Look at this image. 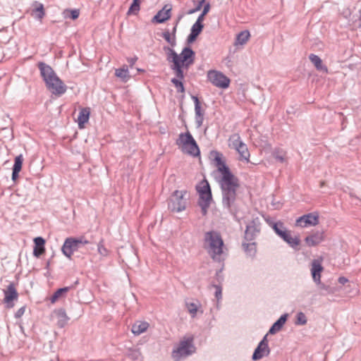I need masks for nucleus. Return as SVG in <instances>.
<instances>
[{"label": "nucleus", "mask_w": 361, "mask_h": 361, "mask_svg": "<svg viewBox=\"0 0 361 361\" xmlns=\"http://www.w3.org/2000/svg\"><path fill=\"white\" fill-rule=\"evenodd\" d=\"M37 66L47 90L54 95L60 97L67 90V86L57 76L53 68L44 62H39Z\"/></svg>", "instance_id": "f03ea898"}, {"label": "nucleus", "mask_w": 361, "mask_h": 361, "mask_svg": "<svg viewBox=\"0 0 361 361\" xmlns=\"http://www.w3.org/2000/svg\"><path fill=\"white\" fill-rule=\"evenodd\" d=\"M171 8L166 5L152 19V23H163L171 18Z\"/></svg>", "instance_id": "4468645a"}, {"label": "nucleus", "mask_w": 361, "mask_h": 361, "mask_svg": "<svg viewBox=\"0 0 361 361\" xmlns=\"http://www.w3.org/2000/svg\"><path fill=\"white\" fill-rule=\"evenodd\" d=\"M323 269V267L318 260L314 259L312 262L311 274L314 282L316 283H320L321 273Z\"/></svg>", "instance_id": "dca6fc26"}, {"label": "nucleus", "mask_w": 361, "mask_h": 361, "mask_svg": "<svg viewBox=\"0 0 361 361\" xmlns=\"http://www.w3.org/2000/svg\"><path fill=\"white\" fill-rule=\"evenodd\" d=\"M205 0H200L197 3L200 4L202 6H203V4L204 3Z\"/></svg>", "instance_id": "69168bd1"}, {"label": "nucleus", "mask_w": 361, "mask_h": 361, "mask_svg": "<svg viewBox=\"0 0 361 361\" xmlns=\"http://www.w3.org/2000/svg\"><path fill=\"white\" fill-rule=\"evenodd\" d=\"M207 77L209 80L216 87L226 88L229 86V78L221 72L209 71L208 72Z\"/></svg>", "instance_id": "9d476101"}, {"label": "nucleus", "mask_w": 361, "mask_h": 361, "mask_svg": "<svg viewBox=\"0 0 361 361\" xmlns=\"http://www.w3.org/2000/svg\"><path fill=\"white\" fill-rule=\"evenodd\" d=\"M216 165L221 174L220 185L223 196L222 203L224 207L231 209L236 200V191L239 188L238 179L231 172L223 160Z\"/></svg>", "instance_id": "f257e3e1"}, {"label": "nucleus", "mask_w": 361, "mask_h": 361, "mask_svg": "<svg viewBox=\"0 0 361 361\" xmlns=\"http://www.w3.org/2000/svg\"><path fill=\"white\" fill-rule=\"evenodd\" d=\"M23 161V157L22 154L17 156L14 160V164L12 170H16L20 171L22 169Z\"/></svg>", "instance_id": "58836bf2"}, {"label": "nucleus", "mask_w": 361, "mask_h": 361, "mask_svg": "<svg viewBox=\"0 0 361 361\" xmlns=\"http://www.w3.org/2000/svg\"><path fill=\"white\" fill-rule=\"evenodd\" d=\"M80 15V11L78 9H66L63 11V16L65 18H69L73 20H75L79 17Z\"/></svg>", "instance_id": "c9c22d12"}, {"label": "nucleus", "mask_w": 361, "mask_h": 361, "mask_svg": "<svg viewBox=\"0 0 361 361\" xmlns=\"http://www.w3.org/2000/svg\"><path fill=\"white\" fill-rule=\"evenodd\" d=\"M195 121L197 123V127H200L204 120V114H195Z\"/></svg>", "instance_id": "3c124183"}, {"label": "nucleus", "mask_w": 361, "mask_h": 361, "mask_svg": "<svg viewBox=\"0 0 361 361\" xmlns=\"http://www.w3.org/2000/svg\"><path fill=\"white\" fill-rule=\"evenodd\" d=\"M25 307H21L20 309L17 310V312L15 313V317L16 318H20L25 313Z\"/></svg>", "instance_id": "8fccbe9b"}, {"label": "nucleus", "mask_w": 361, "mask_h": 361, "mask_svg": "<svg viewBox=\"0 0 361 361\" xmlns=\"http://www.w3.org/2000/svg\"><path fill=\"white\" fill-rule=\"evenodd\" d=\"M77 284H78V280L75 281L74 284L70 286H66L57 289L50 298L51 302L52 304H54L59 298H64L66 296V294L69 290L75 288Z\"/></svg>", "instance_id": "2eb2a0df"}, {"label": "nucleus", "mask_w": 361, "mask_h": 361, "mask_svg": "<svg viewBox=\"0 0 361 361\" xmlns=\"http://www.w3.org/2000/svg\"><path fill=\"white\" fill-rule=\"evenodd\" d=\"M288 317V314H282L270 327L268 334H275L279 331L287 321Z\"/></svg>", "instance_id": "6ab92c4d"}, {"label": "nucleus", "mask_w": 361, "mask_h": 361, "mask_svg": "<svg viewBox=\"0 0 361 361\" xmlns=\"http://www.w3.org/2000/svg\"><path fill=\"white\" fill-rule=\"evenodd\" d=\"M171 68L174 71L176 78L183 80L184 78V74L183 69H185V66H182L180 63H176L171 66Z\"/></svg>", "instance_id": "473e14b6"}, {"label": "nucleus", "mask_w": 361, "mask_h": 361, "mask_svg": "<svg viewBox=\"0 0 361 361\" xmlns=\"http://www.w3.org/2000/svg\"><path fill=\"white\" fill-rule=\"evenodd\" d=\"M115 75L124 82H126L130 78L128 69L126 66H124L121 68L116 69Z\"/></svg>", "instance_id": "2f4dec72"}, {"label": "nucleus", "mask_w": 361, "mask_h": 361, "mask_svg": "<svg viewBox=\"0 0 361 361\" xmlns=\"http://www.w3.org/2000/svg\"><path fill=\"white\" fill-rule=\"evenodd\" d=\"M183 150H185L189 154L192 155L193 157H196L200 154V149L195 140L184 147Z\"/></svg>", "instance_id": "7c9ffc66"}, {"label": "nucleus", "mask_w": 361, "mask_h": 361, "mask_svg": "<svg viewBox=\"0 0 361 361\" xmlns=\"http://www.w3.org/2000/svg\"><path fill=\"white\" fill-rule=\"evenodd\" d=\"M274 156L277 161L281 163L284 162L286 160L285 154L279 150H276L274 152Z\"/></svg>", "instance_id": "37998d69"}, {"label": "nucleus", "mask_w": 361, "mask_h": 361, "mask_svg": "<svg viewBox=\"0 0 361 361\" xmlns=\"http://www.w3.org/2000/svg\"><path fill=\"white\" fill-rule=\"evenodd\" d=\"M235 150L238 152L240 160H245L246 161H249L250 152L247 145L244 142Z\"/></svg>", "instance_id": "c756f323"}, {"label": "nucleus", "mask_w": 361, "mask_h": 361, "mask_svg": "<svg viewBox=\"0 0 361 361\" xmlns=\"http://www.w3.org/2000/svg\"><path fill=\"white\" fill-rule=\"evenodd\" d=\"M88 241L83 240V238H68L66 239L61 250L63 254L68 258H71L73 253L81 248V247L85 244H87Z\"/></svg>", "instance_id": "6e6552de"}, {"label": "nucleus", "mask_w": 361, "mask_h": 361, "mask_svg": "<svg viewBox=\"0 0 361 361\" xmlns=\"http://www.w3.org/2000/svg\"><path fill=\"white\" fill-rule=\"evenodd\" d=\"M195 139L190 133H181L179 135V138L177 140L178 145H182L183 148L188 145L192 142H194Z\"/></svg>", "instance_id": "a878e982"}, {"label": "nucleus", "mask_w": 361, "mask_h": 361, "mask_svg": "<svg viewBox=\"0 0 361 361\" xmlns=\"http://www.w3.org/2000/svg\"><path fill=\"white\" fill-rule=\"evenodd\" d=\"M186 307L188 312L190 316L194 318L196 316V314L198 310L197 305L195 302H188L186 303Z\"/></svg>", "instance_id": "4c0bfd02"}, {"label": "nucleus", "mask_w": 361, "mask_h": 361, "mask_svg": "<svg viewBox=\"0 0 361 361\" xmlns=\"http://www.w3.org/2000/svg\"><path fill=\"white\" fill-rule=\"evenodd\" d=\"M204 16H205V15H203L202 13H201V14L198 16V18H197V20H196V22H195V23H199V24H202V22H203V20H204Z\"/></svg>", "instance_id": "052dcab7"}, {"label": "nucleus", "mask_w": 361, "mask_h": 361, "mask_svg": "<svg viewBox=\"0 0 361 361\" xmlns=\"http://www.w3.org/2000/svg\"><path fill=\"white\" fill-rule=\"evenodd\" d=\"M203 27H204L203 24H199V23H195L191 27L190 32L199 35L201 33V32L202 31Z\"/></svg>", "instance_id": "79ce46f5"}, {"label": "nucleus", "mask_w": 361, "mask_h": 361, "mask_svg": "<svg viewBox=\"0 0 361 361\" xmlns=\"http://www.w3.org/2000/svg\"><path fill=\"white\" fill-rule=\"evenodd\" d=\"M197 190L200 195L198 204L201 207L202 214L204 216L207 213V209L209 208L212 199V191L209 183L205 181V183L197 189Z\"/></svg>", "instance_id": "0eeeda50"}, {"label": "nucleus", "mask_w": 361, "mask_h": 361, "mask_svg": "<svg viewBox=\"0 0 361 361\" xmlns=\"http://www.w3.org/2000/svg\"><path fill=\"white\" fill-rule=\"evenodd\" d=\"M205 248L211 257L220 262L223 253L224 241L221 235L216 231H208L204 233Z\"/></svg>", "instance_id": "7ed1b4c3"}, {"label": "nucleus", "mask_w": 361, "mask_h": 361, "mask_svg": "<svg viewBox=\"0 0 361 361\" xmlns=\"http://www.w3.org/2000/svg\"><path fill=\"white\" fill-rule=\"evenodd\" d=\"M310 61L314 65L317 70L322 71L323 73H327L328 68L326 66L323 65L322 59L314 54H311L309 56Z\"/></svg>", "instance_id": "5701e85b"}, {"label": "nucleus", "mask_w": 361, "mask_h": 361, "mask_svg": "<svg viewBox=\"0 0 361 361\" xmlns=\"http://www.w3.org/2000/svg\"><path fill=\"white\" fill-rule=\"evenodd\" d=\"M195 351L196 347L194 344V337L192 336H185L180 341L177 346L173 348L171 357L174 361H180L192 355Z\"/></svg>", "instance_id": "20e7f679"}, {"label": "nucleus", "mask_w": 361, "mask_h": 361, "mask_svg": "<svg viewBox=\"0 0 361 361\" xmlns=\"http://www.w3.org/2000/svg\"><path fill=\"white\" fill-rule=\"evenodd\" d=\"M136 61H137V58H131V59H130L128 60V62L130 63V66H133Z\"/></svg>", "instance_id": "e2e57ef3"}, {"label": "nucleus", "mask_w": 361, "mask_h": 361, "mask_svg": "<svg viewBox=\"0 0 361 361\" xmlns=\"http://www.w3.org/2000/svg\"><path fill=\"white\" fill-rule=\"evenodd\" d=\"M324 182H323V181H322V182H321V183H320V186H321V187H323V186H324Z\"/></svg>", "instance_id": "774afa93"}, {"label": "nucleus", "mask_w": 361, "mask_h": 361, "mask_svg": "<svg viewBox=\"0 0 361 361\" xmlns=\"http://www.w3.org/2000/svg\"><path fill=\"white\" fill-rule=\"evenodd\" d=\"M140 3L141 0H133L127 12V14L128 16L137 15L140 10Z\"/></svg>", "instance_id": "72a5a7b5"}, {"label": "nucleus", "mask_w": 361, "mask_h": 361, "mask_svg": "<svg viewBox=\"0 0 361 361\" xmlns=\"http://www.w3.org/2000/svg\"><path fill=\"white\" fill-rule=\"evenodd\" d=\"M209 10H210V4L209 3H207L204 6L203 11H202V13L203 15L206 16L207 14V13L209 11Z\"/></svg>", "instance_id": "864d4df0"}, {"label": "nucleus", "mask_w": 361, "mask_h": 361, "mask_svg": "<svg viewBox=\"0 0 361 361\" xmlns=\"http://www.w3.org/2000/svg\"><path fill=\"white\" fill-rule=\"evenodd\" d=\"M221 156H222L221 154L218 153V152L216 153V156L214 158V161H216V164L222 161Z\"/></svg>", "instance_id": "bf43d9fd"}, {"label": "nucleus", "mask_w": 361, "mask_h": 361, "mask_svg": "<svg viewBox=\"0 0 361 361\" xmlns=\"http://www.w3.org/2000/svg\"><path fill=\"white\" fill-rule=\"evenodd\" d=\"M97 249H98V252L99 253L102 255V256H106L108 255V250L104 246V245L102 244V242H99V243L97 245Z\"/></svg>", "instance_id": "c03bdc74"}, {"label": "nucleus", "mask_w": 361, "mask_h": 361, "mask_svg": "<svg viewBox=\"0 0 361 361\" xmlns=\"http://www.w3.org/2000/svg\"><path fill=\"white\" fill-rule=\"evenodd\" d=\"M34 6L35 8L32 11V16L37 19L41 20L45 14L43 4L35 1Z\"/></svg>", "instance_id": "393cba45"}, {"label": "nucleus", "mask_w": 361, "mask_h": 361, "mask_svg": "<svg viewBox=\"0 0 361 361\" xmlns=\"http://www.w3.org/2000/svg\"><path fill=\"white\" fill-rule=\"evenodd\" d=\"M176 23H178V22ZM176 26H177V24H176V25L174 26V27L173 29V32H172V36H174L175 37H176Z\"/></svg>", "instance_id": "0e129e2a"}, {"label": "nucleus", "mask_w": 361, "mask_h": 361, "mask_svg": "<svg viewBox=\"0 0 361 361\" xmlns=\"http://www.w3.org/2000/svg\"><path fill=\"white\" fill-rule=\"evenodd\" d=\"M19 172H20L19 171L13 170V171H12V178H12V180L13 181H16V179L18 178Z\"/></svg>", "instance_id": "5fc2aeb1"}, {"label": "nucleus", "mask_w": 361, "mask_h": 361, "mask_svg": "<svg viewBox=\"0 0 361 361\" xmlns=\"http://www.w3.org/2000/svg\"><path fill=\"white\" fill-rule=\"evenodd\" d=\"M188 197L189 195L186 190H175L169 200V209L173 212L185 210Z\"/></svg>", "instance_id": "39448f33"}, {"label": "nucleus", "mask_w": 361, "mask_h": 361, "mask_svg": "<svg viewBox=\"0 0 361 361\" xmlns=\"http://www.w3.org/2000/svg\"><path fill=\"white\" fill-rule=\"evenodd\" d=\"M195 103V113H201V103L197 97H192Z\"/></svg>", "instance_id": "a18cd8bd"}, {"label": "nucleus", "mask_w": 361, "mask_h": 361, "mask_svg": "<svg viewBox=\"0 0 361 361\" xmlns=\"http://www.w3.org/2000/svg\"><path fill=\"white\" fill-rule=\"evenodd\" d=\"M34 243L35 246L33 250V255L36 257H39L45 251V240L42 237H36L34 239Z\"/></svg>", "instance_id": "412c9836"}, {"label": "nucleus", "mask_w": 361, "mask_h": 361, "mask_svg": "<svg viewBox=\"0 0 361 361\" xmlns=\"http://www.w3.org/2000/svg\"><path fill=\"white\" fill-rule=\"evenodd\" d=\"M261 219L259 217L253 218L246 226L244 240L247 242L254 240L261 231Z\"/></svg>", "instance_id": "1a4fd4ad"}, {"label": "nucleus", "mask_w": 361, "mask_h": 361, "mask_svg": "<svg viewBox=\"0 0 361 361\" xmlns=\"http://www.w3.org/2000/svg\"><path fill=\"white\" fill-rule=\"evenodd\" d=\"M149 327V324L146 322H137L132 326V332L135 335H140L145 331Z\"/></svg>", "instance_id": "b1692460"}, {"label": "nucleus", "mask_w": 361, "mask_h": 361, "mask_svg": "<svg viewBox=\"0 0 361 361\" xmlns=\"http://www.w3.org/2000/svg\"><path fill=\"white\" fill-rule=\"evenodd\" d=\"M80 113H90V108H82L80 109Z\"/></svg>", "instance_id": "680f3d73"}, {"label": "nucleus", "mask_w": 361, "mask_h": 361, "mask_svg": "<svg viewBox=\"0 0 361 361\" xmlns=\"http://www.w3.org/2000/svg\"><path fill=\"white\" fill-rule=\"evenodd\" d=\"M307 322V317L302 312H300L296 315L295 324L297 325H305Z\"/></svg>", "instance_id": "ea45409f"}, {"label": "nucleus", "mask_w": 361, "mask_h": 361, "mask_svg": "<svg viewBox=\"0 0 361 361\" xmlns=\"http://www.w3.org/2000/svg\"><path fill=\"white\" fill-rule=\"evenodd\" d=\"M338 281L339 283L343 285L348 281V279L344 276H340L338 279Z\"/></svg>", "instance_id": "13d9d810"}, {"label": "nucleus", "mask_w": 361, "mask_h": 361, "mask_svg": "<svg viewBox=\"0 0 361 361\" xmlns=\"http://www.w3.org/2000/svg\"><path fill=\"white\" fill-rule=\"evenodd\" d=\"M267 336H268V334H266L263 337L262 340L259 343V344H263L264 346H269L268 345Z\"/></svg>", "instance_id": "6e6d98bb"}, {"label": "nucleus", "mask_w": 361, "mask_h": 361, "mask_svg": "<svg viewBox=\"0 0 361 361\" xmlns=\"http://www.w3.org/2000/svg\"><path fill=\"white\" fill-rule=\"evenodd\" d=\"M90 114H79L78 118L75 120L78 123L80 129L85 128V123H88Z\"/></svg>", "instance_id": "f704fd0d"}, {"label": "nucleus", "mask_w": 361, "mask_h": 361, "mask_svg": "<svg viewBox=\"0 0 361 361\" xmlns=\"http://www.w3.org/2000/svg\"><path fill=\"white\" fill-rule=\"evenodd\" d=\"M267 336H268V334H266L263 337L262 340L259 343V344H263L264 346H269L268 345Z\"/></svg>", "instance_id": "4d7b16f0"}, {"label": "nucleus", "mask_w": 361, "mask_h": 361, "mask_svg": "<svg viewBox=\"0 0 361 361\" xmlns=\"http://www.w3.org/2000/svg\"><path fill=\"white\" fill-rule=\"evenodd\" d=\"M250 37V32L248 30H243L238 33L236 36L235 45H243L246 44Z\"/></svg>", "instance_id": "bb28decb"}, {"label": "nucleus", "mask_w": 361, "mask_h": 361, "mask_svg": "<svg viewBox=\"0 0 361 361\" xmlns=\"http://www.w3.org/2000/svg\"><path fill=\"white\" fill-rule=\"evenodd\" d=\"M360 23L359 27H361V10L360 11Z\"/></svg>", "instance_id": "338daca9"}, {"label": "nucleus", "mask_w": 361, "mask_h": 361, "mask_svg": "<svg viewBox=\"0 0 361 361\" xmlns=\"http://www.w3.org/2000/svg\"><path fill=\"white\" fill-rule=\"evenodd\" d=\"M4 302L6 304L7 308H12L14 306L13 301L16 300L18 298V293L15 288V285L13 283H11L6 288V289L4 290Z\"/></svg>", "instance_id": "9b49d317"}, {"label": "nucleus", "mask_w": 361, "mask_h": 361, "mask_svg": "<svg viewBox=\"0 0 361 361\" xmlns=\"http://www.w3.org/2000/svg\"><path fill=\"white\" fill-rule=\"evenodd\" d=\"M324 239V235L322 232H316L312 235H307L305 241L308 246L312 247L319 244Z\"/></svg>", "instance_id": "aec40b11"}, {"label": "nucleus", "mask_w": 361, "mask_h": 361, "mask_svg": "<svg viewBox=\"0 0 361 361\" xmlns=\"http://www.w3.org/2000/svg\"><path fill=\"white\" fill-rule=\"evenodd\" d=\"M202 5L200 4H197L196 6H195L194 8L188 11V14H192L198 11H200L202 8Z\"/></svg>", "instance_id": "603ef678"}, {"label": "nucleus", "mask_w": 361, "mask_h": 361, "mask_svg": "<svg viewBox=\"0 0 361 361\" xmlns=\"http://www.w3.org/2000/svg\"><path fill=\"white\" fill-rule=\"evenodd\" d=\"M164 49L166 51L167 54V60L170 62H172L173 64L176 63H179V55L172 49L168 47H164Z\"/></svg>", "instance_id": "c85d7f7f"}, {"label": "nucleus", "mask_w": 361, "mask_h": 361, "mask_svg": "<svg viewBox=\"0 0 361 361\" xmlns=\"http://www.w3.org/2000/svg\"><path fill=\"white\" fill-rule=\"evenodd\" d=\"M179 56L178 62L181 63L182 66H185V69L188 70L195 61V53L191 48L185 47L179 54Z\"/></svg>", "instance_id": "f8f14e48"}, {"label": "nucleus", "mask_w": 361, "mask_h": 361, "mask_svg": "<svg viewBox=\"0 0 361 361\" xmlns=\"http://www.w3.org/2000/svg\"><path fill=\"white\" fill-rule=\"evenodd\" d=\"M197 37H198L197 35L190 32V35H188V37L187 38L188 44H191L193 42H195Z\"/></svg>", "instance_id": "09e8293b"}, {"label": "nucleus", "mask_w": 361, "mask_h": 361, "mask_svg": "<svg viewBox=\"0 0 361 361\" xmlns=\"http://www.w3.org/2000/svg\"><path fill=\"white\" fill-rule=\"evenodd\" d=\"M269 353L270 348L269 346H264L263 344H258L252 354V359L253 360H258L264 356L269 355Z\"/></svg>", "instance_id": "f3484780"}, {"label": "nucleus", "mask_w": 361, "mask_h": 361, "mask_svg": "<svg viewBox=\"0 0 361 361\" xmlns=\"http://www.w3.org/2000/svg\"><path fill=\"white\" fill-rule=\"evenodd\" d=\"M54 313L57 317L58 326L60 328H63L70 319L66 312V310L63 308H60L54 310Z\"/></svg>", "instance_id": "a211bd4d"}, {"label": "nucleus", "mask_w": 361, "mask_h": 361, "mask_svg": "<svg viewBox=\"0 0 361 361\" xmlns=\"http://www.w3.org/2000/svg\"><path fill=\"white\" fill-rule=\"evenodd\" d=\"M214 288H216L215 291V297L217 299V300H220L222 298V288L220 286L214 285Z\"/></svg>", "instance_id": "49530a36"}, {"label": "nucleus", "mask_w": 361, "mask_h": 361, "mask_svg": "<svg viewBox=\"0 0 361 361\" xmlns=\"http://www.w3.org/2000/svg\"><path fill=\"white\" fill-rule=\"evenodd\" d=\"M171 82L175 85V87L177 88L178 92H183L185 91L183 84L179 78H172Z\"/></svg>", "instance_id": "a19ab883"}, {"label": "nucleus", "mask_w": 361, "mask_h": 361, "mask_svg": "<svg viewBox=\"0 0 361 361\" xmlns=\"http://www.w3.org/2000/svg\"><path fill=\"white\" fill-rule=\"evenodd\" d=\"M317 284L319 286V288L321 290H325L326 292V293L330 294V293H334L332 288L330 286H326L324 283H322L321 281H320V283H317Z\"/></svg>", "instance_id": "de8ad7c7"}, {"label": "nucleus", "mask_w": 361, "mask_h": 361, "mask_svg": "<svg viewBox=\"0 0 361 361\" xmlns=\"http://www.w3.org/2000/svg\"><path fill=\"white\" fill-rule=\"evenodd\" d=\"M162 37L164 39L171 44L172 47H175L176 44V37L174 36H171V33L169 30L165 31L162 33Z\"/></svg>", "instance_id": "e433bc0d"}, {"label": "nucleus", "mask_w": 361, "mask_h": 361, "mask_svg": "<svg viewBox=\"0 0 361 361\" xmlns=\"http://www.w3.org/2000/svg\"><path fill=\"white\" fill-rule=\"evenodd\" d=\"M228 146L231 148L236 149L243 142L241 140L239 134L235 133L230 136L228 139Z\"/></svg>", "instance_id": "cd10ccee"}, {"label": "nucleus", "mask_w": 361, "mask_h": 361, "mask_svg": "<svg viewBox=\"0 0 361 361\" xmlns=\"http://www.w3.org/2000/svg\"><path fill=\"white\" fill-rule=\"evenodd\" d=\"M269 226L274 231L276 234L287 243L291 247H295L300 245V240L298 238H292L290 231L286 229L283 222H270Z\"/></svg>", "instance_id": "423d86ee"}, {"label": "nucleus", "mask_w": 361, "mask_h": 361, "mask_svg": "<svg viewBox=\"0 0 361 361\" xmlns=\"http://www.w3.org/2000/svg\"><path fill=\"white\" fill-rule=\"evenodd\" d=\"M319 224V215L314 213H309L299 217L295 222L297 226L302 228L308 226H316Z\"/></svg>", "instance_id": "ddd939ff"}, {"label": "nucleus", "mask_w": 361, "mask_h": 361, "mask_svg": "<svg viewBox=\"0 0 361 361\" xmlns=\"http://www.w3.org/2000/svg\"><path fill=\"white\" fill-rule=\"evenodd\" d=\"M242 247L247 257L255 258L257 253V244L255 242H243Z\"/></svg>", "instance_id": "4be33fe9"}]
</instances>
